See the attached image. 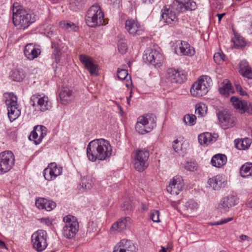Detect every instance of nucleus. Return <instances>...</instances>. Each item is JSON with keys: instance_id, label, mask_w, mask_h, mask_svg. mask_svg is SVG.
Listing matches in <instances>:
<instances>
[{"instance_id": "nucleus-1", "label": "nucleus", "mask_w": 252, "mask_h": 252, "mask_svg": "<svg viewBox=\"0 0 252 252\" xmlns=\"http://www.w3.org/2000/svg\"><path fill=\"white\" fill-rule=\"evenodd\" d=\"M112 148L109 142L104 139H95L91 141L87 148V155L91 161L97 159L104 160L112 155Z\"/></svg>"}, {"instance_id": "nucleus-2", "label": "nucleus", "mask_w": 252, "mask_h": 252, "mask_svg": "<svg viewBox=\"0 0 252 252\" xmlns=\"http://www.w3.org/2000/svg\"><path fill=\"white\" fill-rule=\"evenodd\" d=\"M13 22L20 29H25L34 22V15L30 9H24L17 3L13 6Z\"/></svg>"}, {"instance_id": "nucleus-3", "label": "nucleus", "mask_w": 252, "mask_h": 252, "mask_svg": "<svg viewBox=\"0 0 252 252\" xmlns=\"http://www.w3.org/2000/svg\"><path fill=\"white\" fill-rule=\"evenodd\" d=\"M85 22L90 27L94 28L104 24V14L98 5H93L85 16Z\"/></svg>"}, {"instance_id": "nucleus-4", "label": "nucleus", "mask_w": 252, "mask_h": 252, "mask_svg": "<svg viewBox=\"0 0 252 252\" xmlns=\"http://www.w3.org/2000/svg\"><path fill=\"white\" fill-rule=\"evenodd\" d=\"M156 126V117L153 114H147L138 118L135 129L139 133L144 134L150 132Z\"/></svg>"}, {"instance_id": "nucleus-5", "label": "nucleus", "mask_w": 252, "mask_h": 252, "mask_svg": "<svg viewBox=\"0 0 252 252\" xmlns=\"http://www.w3.org/2000/svg\"><path fill=\"white\" fill-rule=\"evenodd\" d=\"M63 221L65 225L63 229V234L67 239L74 237L79 230V224L76 217L67 215L63 217Z\"/></svg>"}, {"instance_id": "nucleus-6", "label": "nucleus", "mask_w": 252, "mask_h": 252, "mask_svg": "<svg viewBox=\"0 0 252 252\" xmlns=\"http://www.w3.org/2000/svg\"><path fill=\"white\" fill-rule=\"evenodd\" d=\"M149 151L145 149H138L135 151L132 161L134 168L139 172H142L148 166V160Z\"/></svg>"}, {"instance_id": "nucleus-7", "label": "nucleus", "mask_w": 252, "mask_h": 252, "mask_svg": "<svg viewBox=\"0 0 252 252\" xmlns=\"http://www.w3.org/2000/svg\"><path fill=\"white\" fill-rule=\"evenodd\" d=\"M5 103L7 106L8 116L10 122L16 120L21 114L17 104V97L13 93L5 94Z\"/></svg>"}, {"instance_id": "nucleus-8", "label": "nucleus", "mask_w": 252, "mask_h": 252, "mask_svg": "<svg viewBox=\"0 0 252 252\" xmlns=\"http://www.w3.org/2000/svg\"><path fill=\"white\" fill-rule=\"evenodd\" d=\"M47 233L42 229L34 232L31 236V243L33 249L37 252L43 251L47 247Z\"/></svg>"}, {"instance_id": "nucleus-9", "label": "nucleus", "mask_w": 252, "mask_h": 252, "mask_svg": "<svg viewBox=\"0 0 252 252\" xmlns=\"http://www.w3.org/2000/svg\"><path fill=\"white\" fill-rule=\"evenodd\" d=\"M30 104L35 107V109L41 112L49 110L52 107L51 102L48 96L38 93L33 94L31 97Z\"/></svg>"}, {"instance_id": "nucleus-10", "label": "nucleus", "mask_w": 252, "mask_h": 252, "mask_svg": "<svg viewBox=\"0 0 252 252\" xmlns=\"http://www.w3.org/2000/svg\"><path fill=\"white\" fill-rule=\"evenodd\" d=\"M206 76H202L192 85L190 91L192 95L200 97L207 93L209 85Z\"/></svg>"}, {"instance_id": "nucleus-11", "label": "nucleus", "mask_w": 252, "mask_h": 252, "mask_svg": "<svg viewBox=\"0 0 252 252\" xmlns=\"http://www.w3.org/2000/svg\"><path fill=\"white\" fill-rule=\"evenodd\" d=\"M15 158L10 151H6L0 154V173L9 171L14 165Z\"/></svg>"}, {"instance_id": "nucleus-12", "label": "nucleus", "mask_w": 252, "mask_h": 252, "mask_svg": "<svg viewBox=\"0 0 252 252\" xmlns=\"http://www.w3.org/2000/svg\"><path fill=\"white\" fill-rule=\"evenodd\" d=\"M144 61L147 63L158 66L162 62V55L155 50H148L145 51L143 56Z\"/></svg>"}, {"instance_id": "nucleus-13", "label": "nucleus", "mask_w": 252, "mask_h": 252, "mask_svg": "<svg viewBox=\"0 0 252 252\" xmlns=\"http://www.w3.org/2000/svg\"><path fill=\"white\" fill-rule=\"evenodd\" d=\"M125 29L132 36L142 35L144 32V27L137 19H127L125 22Z\"/></svg>"}, {"instance_id": "nucleus-14", "label": "nucleus", "mask_w": 252, "mask_h": 252, "mask_svg": "<svg viewBox=\"0 0 252 252\" xmlns=\"http://www.w3.org/2000/svg\"><path fill=\"white\" fill-rule=\"evenodd\" d=\"M238 199L236 196L230 195L221 199L218 205V209L221 213L228 211L229 209L238 203Z\"/></svg>"}, {"instance_id": "nucleus-15", "label": "nucleus", "mask_w": 252, "mask_h": 252, "mask_svg": "<svg viewBox=\"0 0 252 252\" xmlns=\"http://www.w3.org/2000/svg\"><path fill=\"white\" fill-rule=\"evenodd\" d=\"M62 167L58 166L55 162L50 163L43 172L45 180L51 181L62 174Z\"/></svg>"}, {"instance_id": "nucleus-16", "label": "nucleus", "mask_w": 252, "mask_h": 252, "mask_svg": "<svg viewBox=\"0 0 252 252\" xmlns=\"http://www.w3.org/2000/svg\"><path fill=\"white\" fill-rule=\"evenodd\" d=\"M47 134V128L43 126H36L31 132L29 139L33 141L35 145L41 143L43 137Z\"/></svg>"}, {"instance_id": "nucleus-17", "label": "nucleus", "mask_w": 252, "mask_h": 252, "mask_svg": "<svg viewBox=\"0 0 252 252\" xmlns=\"http://www.w3.org/2000/svg\"><path fill=\"white\" fill-rule=\"evenodd\" d=\"M175 10H176V6L174 5L168 8H165L162 10L161 17L164 22L170 24L178 21L177 14L179 12H176Z\"/></svg>"}, {"instance_id": "nucleus-18", "label": "nucleus", "mask_w": 252, "mask_h": 252, "mask_svg": "<svg viewBox=\"0 0 252 252\" xmlns=\"http://www.w3.org/2000/svg\"><path fill=\"white\" fill-rule=\"evenodd\" d=\"M233 107L238 110L239 113L243 114L247 112L250 114H252V104H249L248 105L247 102L235 96H232L230 99Z\"/></svg>"}, {"instance_id": "nucleus-19", "label": "nucleus", "mask_w": 252, "mask_h": 252, "mask_svg": "<svg viewBox=\"0 0 252 252\" xmlns=\"http://www.w3.org/2000/svg\"><path fill=\"white\" fill-rule=\"evenodd\" d=\"M184 187L183 180L181 176H175L167 187V191L171 194L177 195Z\"/></svg>"}, {"instance_id": "nucleus-20", "label": "nucleus", "mask_w": 252, "mask_h": 252, "mask_svg": "<svg viewBox=\"0 0 252 252\" xmlns=\"http://www.w3.org/2000/svg\"><path fill=\"white\" fill-rule=\"evenodd\" d=\"M166 78L171 82L176 83H182L187 79L183 72L172 68L167 69Z\"/></svg>"}, {"instance_id": "nucleus-21", "label": "nucleus", "mask_w": 252, "mask_h": 252, "mask_svg": "<svg viewBox=\"0 0 252 252\" xmlns=\"http://www.w3.org/2000/svg\"><path fill=\"white\" fill-rule=\"evenodd\" d=\"M174 5L176 11L183 12L186 10H193L196 8V4L193 0H175Z\"/></svg>"}, {"instance_id": "nucleus-22", "label": "nucleus", "mask_w": 252, "mask_h": 252, "mask_svg": "<svg viewBox=\"0 0 252 252\" xmlns=\"http://www.w3.org/2000/svg\"><path fill=\"white\" fill-rule=\"evenodd\" d=\"M134 244L128 240L123 239L114 247L113 252H135Z\"/></svg>"}, {"instance_id": "nucleus-23", "label": "nucleus", "mask_w": 252, "mask_h": 252, "mask_svg": "<svg viewBox=\"0 0 252 252\" xmlns=\"http://www.w3.org/2000/svg\"><path fill=\"white\" fill-rule=\"evenodd\" d=\"M79 60L85 65L91 75H97V65L94 63L92 58L89 56L81 55L79 56Z\"/></svg>"}, {"instance_id": "nucleus-24", "label": "nucleus", "mask_w": 252, "mask_h": 252, "mask_svg": "<svg viewBox=\"0 0 252 252\" xmlns=\"http://www.w3.org/2000/svg\"><path fill=\"white\" fill-rule=\"evenodd\" d=\"M217 115L219 122L224 129L233 126L234 122V118L232 117L227 112L225 111H221Z\"/></svg>"}, {"instance_id": "nucleus-25", "label": "nucleus", "mask_w": 252, "mask_h": 252, "mask_svg": "<svg viewBox=\"0 0 252 252\" xmlns=\"http://www.w3.org/2000/svg\"><path fill=\"white\" fill-rule=\"evenodd\" d=\"M25 56L30 60L36 58L40 54V50L36 48L32 43L28 44L24 49Z\"/></svg>"}, {"instance_id": "nucleus-26", "label": "nucleus", "mask_w": 252, "mask_h": 252, "mask_svg": "<svg viewBox=\"0 0 252 252\" xmlns=\"http://www.w3.org/2000/svg\"><path fill=\"white\" fill-rule=\"evenodd\" d=\"M35 205L39 209H45L47 211H50L55 208L56 204L53 201L48 200L44 198H39L35 200Z\"/></svg>"}, {"instance_id": "nucleus-27", "label": "nucleus", "mask_w": 252, "mask_h": 252, "mask_svg": "<svg viewBox=\"0 0 252 252\" xmlns=\"http://www.w3.org/2000/svg\"><path fill=\"white\" fill-rule=\"evenodd\" d=\"M130 222L131 220L129 217L122 218L112 225L111 229L114 231L121 232L125 230Z\"/></svg>"}, {"instance_id": "nucleus-28", "label": "nucleus", "mask_w": 252, "mask_h": 252, "mask_svg": "<svg viewBox=\"0 0 252 252\" xmlns=\"http://www.w3.org/2000/svg\"><path fill=\"white\" fill-rule=\"evenodd\" d=\"M239 72L244 77L252 79V69L246 61H242L240 63Z\"/></svg>"}, {"instance_id": "nucleus-29", "label": "nucleus", "mask_w": 252, "mask_h": 252, "mask_svg": "<svg viewBox=\"0 0 252 252\" xmlns=\"http://www.w3.org/2000/svg\"><path fill=\"white\" fill-rule=\"evenodd\" d=\"M217 135L216 134L212 135L209 132H205L198 136V141L201 145H208L216 141Z\"/></svg>"}, {"instance_id": "nucleus-30", "label": "nucleus", "mask_w": 252, "mask_h": 252, "mask_svg": "<svg viewBox=\"0 0 252 252\" xmlns=\"http://www.w3.org/2000/svg\"><path fill=\"white\" fill-rule=\"evenodd\" d=\"M227 158L225 155L218 154L214 155L211 160L212 166L220 168L226 164Z\"/></svg>"}, {"instance_id": "nucleus-31", "label": "nucleus", "mask_w": 252, "mask_h": 252, "mask_svg": "<svg viewBox=\"0 0 252 252\" xmlns=\"http://www.w3.org/2000/svg\"><path fill=\"white\" fill-rule=\"evenodd\" d=\"M224 182V179L220 175L210 178L208 181V183L210 187L214 190L220 189L222 187Z\"/></svg>"}, {"instance_id": "nucleus-32", "label": "nucleus", "mask_w": 252, "mask_h": 252, "mask_svg": "<svg viewBox=\"0 0 252 252\" xmlns=\"http://www.w3.org/2000/svg\"><path fill=\"white\" fill-rule=\"evenodd\" d=\"M239 172L243 178H252V162H248L242 165Z\"/></svg>"}, {"instance_id": "nucleus-33", "label": "nucleus", "mask_w": 252, "mask_h": 252, "mask_svg": "<svg viewBox=\"0 0 252 252\" xmlns=\"http://www.w3.org/2000/svg\"><path fill=\"white\" fill-rule=\"evenodd\" d=\"M179 49L180 53L183 55L191 56L195 53L193 48L186 41H181Z\"/></svg>"}, {"instance_id": "nucleus-34", "label": "nucleus", "mask_w": 252, "mask_h": 252, "mask_svg": "<svg viewBox=\"0 0 252 252\" xmlns=\"http://www.w3.org/2000/svg\"><path fill=\"white\" fill-rule=\"evenodd\" d=\"M60 97L62 103L66 104L71 100L72 91L68 88H63L60 93Z\"/></svg>"}, {"instance_id": "nucleus-35", "label": "nucleus", "mask_w": 252, "mask_h": 252, "mask_svg": "<svg viewBox=\"0 0 252 252\" xmlns=\"http://www.w3.org/2000/svg\"><path fill=\"white\" fill-rule=\"evenodd\" d=\"M25 74L22 70L19 69H13L9 73L10 78L16 82H21L25 78Z\"/></svg>"}, {"instance_id": "nucleus-36", "label": "nucleus", "mask_w": 252, "mask_h": 252, "mask_svg": "<svg viewBox=\"0 0 252 252\" xmlns=\"http://www.w3.org/2000/svg\"><path fill=\"white\" fill-rule=\"evenodd\" d=\"M235 141L236 148L240 150L248 149L251 144V139L248 138Z\"/></svg>"}, {"instance_id": "nucleus-37", "label": "nucleus", "mask_w": 252, "mask_h": 252, "mask_svg": "<svg viewBox=\"0 0 252 252\" xmlns=\"http://www.w3.org/2000/svg\"><path fill=\"white\" fill-rule=\"evenodd\" d=\"M93 181L90 176H86L82 178L80 185L85 189H90L93 187Z\"/></svg>"}, {"instance_id": "nucleus-38", "label": "nucleus", "mask_w": 252, "mask_h": 252, "mask_svg": "<svg viewBox=\"0 0 252 252\" xmlns=\"http://www.w3.org/2000/svg\"><path fill=\"white\" fill-rule=\"evenodd\" d=\"M198 204L193 199H190L186 203L185 210L188 212H192L197 210Z\"/></svg>"}, {"instance_id": "nucleus-39", "label": "nucleus", "mask_w": 252, "mask_h": 252, "mask_svg": "<svg viewBox=\"0 0 252 252\" xmlns=\"http://www.w3.org/2000/svg\"><path fill=\"white\" fill-rule=\"evenodd\" d=\"M135 202L130 200L126 201L121 206V208L126 213H130L134 207Z\"/></svg>"}, {"instance_id": "nucleus-40", "label": "nucleus", "mask_w": 252, "mask_h": 252, "mask_svg": "<svg viewBox=\"0 0 252 252\" xmlns=\"http://www.w3.org/2000/svg\"><path fill=\"white\" fill-rule=\"evenodd\" d=\"M60 25L61 28L68 32L75 31L77 28L74 23L64 21H61Z\"/></svg>"}, {"instance_id": "nucleus-41", "label": "nucleus", "mask_w": 252, "mask_h": 252, "mask_svg": "<svg viewBox=\"0 0 252 252\" xmlns=\"http://www.w3.org/2000/svg\"><path fill=\"white\" fill-rule=\"evenodd\" d=\"M52 48L53 49L52 58L54 59L55 62L57 63H60L61 52L58 46L54 43H52Z\"/></svg>"}, {"instance_id": "nucleus-42", "label": "nucleus", "mask_w": 252, "mask_h": 252, "mask_svg": "<svg viewBox=\"0 0 252 252\" xmlns=\"http://www.w3.org/2000/svg\"><path fill=\"white\" fill-rule=\"evenodd\" d=\"M84 0H70V8L73 11H77L82 8Z\"/></svg>"}, {"instance_id": "nucleus-43", "label": "nucleus", "mask_w": 252, "mask_h": 252, "mask_svg": "<svg viewBox=\"0 0 252 252\" xmlns=\"http://www.w3.org/2000/svg\"><path fill=\"white\" fill-rule=\"evenodd\" d=\"M231 84L227 82L222 87L220 88V94L225 96L228 95L230 94L233 93Z\"/></svg>"}, {"instance_id": "nucleus-44", "label": "nucleus", "mask_w": 252, "mask_h": 252, "mask_svg": "<svg viewBox=\"0 0 252 252\" xmlns=\"http://www.w3.org/2000/svg\"><path fill=\"white\" fill-rule=\"evenodd\" d=\"M207 107L205 104L200 103L196 105L195 113L202 117L207 113Z\"/></svg>"}, {"instance_id": "nucleus-45", "label": "nucleus", "mask_w": 252, "mask_h": 252, "mask_svg": "<svg viewBox=\"0 0 252 252\" xmlns=\"http://www.w3.org/2000/svg\"><path fill=\"white\" fill-rule=\"evenodd\" d=\"M183 120L186 125L193 126L195 123L196 116L192 114H187L184 116Z\"/></svg>"}, {"instance_id": "nucleus-46", "label": "nucleus", "mask_w": 252, "mask_h": 252, "mask_svg": "<svg viewBox=\"0 0 252 252\" xmlns=\"http://www.w3.org/2000/svg\"><path fill=\"white\" fill-rule=\"evenodd\" d=\"M233 42L234 46L237 48L244 47L246 45V42L242 36H238Z\"/></svg>"}, {"instance_id": "nucleus-47", "label": "nucleus", "mask_w": 252, "mask_h": 252, "mask_svg": "<svg viewBox=\"0 0 252 252\" xmlns=\"http://www.w3.org/2000/svg\"><path fill=\"white\" fill-rule=\"evenodd\" d=\"M225 56L223 54L216 53L214 55V61L218 64H221L225 60Z\"/></svg>"}, {"instance_id": "nucleus-48", "label": "nucleus", "mask_w": 252, "mask_h": 252, "mask_svg": "<svg viewBox=\"0 0 252 252\" xmlns=\"http://www.w3.org/2000/svg\"><path fill=\"white\" fill-rule=\"evenodd\" d=\"M128 75L127 70L125 69H118L117 76L120 80H125Z\"/></svg>"}, {"instance_id": "nucleus-49", "label": "nucleus", "mask_w": 252, "mask_h": 252, "mask_svg": "<svg viewBox=\"0 0 252 252\" xmlns=\"http://www.w3.org/2000/svg\"><path fill=\"white\" fill-rule=\"evenodd\" d=\"M150 218L155 222H159L160 221L159 216V212L158 210H153L150 212Z\"/></svg>"}, {"instance_id": "nucleus-50", "label": "nucleus", "mask_w": 252, "mask_h": 252, "mask_svg": "<svg viewBox=\"0 0 252 252\" xmlns=\"http://www.w3.org/2000/svg\"><path fill=\"white\" fill-rule=\"evenodd\" d=\"M118 48L119 52L122 54H125L127 49L126 44L122 41H119L118 43Z\"/></svg>"}, {"instance_id": "nucleus-51", "label": "nucleus", "mask_w": 252, "mask_h": 252, "mask_svg": "<svg viewBox=\"0 0 252 252\" xmlns=\"http://www.w3.org/2000/svg\"><path fill=\"white\" fill-rule=\"evenodd\" d=\"M233 220V218H228L226 219H222L220 221H215V222H211L208 223V224L211 226L213 225H221L226 223H227L228 222Z\"/></svg>"}, {"instance_id": "nucleus-52", "label": "nucleus", "mask_w": 252, "mask_h": 252, "mask_svg": "<svg viewBox=\"0 0 252 252\" xmlns=\"http://www.w3.org/2000/svg\"><path fill=\"white\" fill-rule=\"evenodd\" d=\"M185 168L187 170L194 171L197 169V164L194 162H187Z\"/></svg>"}, {"instance_id": "nucleus-53", "label": "nucleus", "mask_w": 252, "mask_h": 252, "mask_svg": "<svg viewBox=\"0 0 252 252\" xmlns=\"http://www.w3.org/2000/svg\"><path fill=\"white\" fill-rule=\"evenodd\" d=\"M172 147L173 149L176 152H178L181 150L180 144H179L178 139L174 141Z\"/></svg>"}, {"instance_id": "nucleus-54", "label": "nucleus", "mask_w": 252, "mask_h": 252, "mask_svg": "<svg viewBox=\"0 0 252 252\" xmlns=\"http://www.w3.org/2000/svg\"><path fill=\"white\" fill-rule=\"evenodd\" d=\"M239 238H240V242H242L244 241L250 242L251 240V238L249 236L246 235H244V234L240 235L239 237Z\"/></svg>"}, {"instance_id": "nucleus-55", "label": "nucleus", "mask_w": 252, "mask_h": 252, "mask_svg": "<svg viewBox=\"0 0 252 252\" xmlns=\"http://www.w3.org/2000/svg\"><path fill=\"white\" fill-rule=\"evenodd\" d=\"M110 1V4L113 6H119L121 0H109Z\"/></svg>"}, {"instance_id": "nucleus-56", "label": "nucleus", "mask_w": 252, "mask_h": 252, "mask_svg": "<svg viewBox=\"0 0 252 252\" xmlns=\"http://www.w3.org/2000/svg\"><path fill=\"white\" fill-rule=\"evenodd\" d=\"M141 209L143 211H146L148 210V207L146 204L142 203H141Z\"/></svg>"}, {"instance_id": "nucleus-57", "label": "nucleus", "mask_w": 252, "mask_h": 252, "mask_svg": "<svg viewBox=\"0 0 252 252\" xmlns=\"http://www.w3.org/2000/svg\"><path fill=\"white\" fill-rule=\"evenodd\" d=\"M0 249H7L5 243L3 241H2L1 240H0Z\"/></svg>"}, {"instance_id": "nucleus-58", "label": "nucleus", "mask_w": 252, "mask_h": 252, "mask_svg": "<svg viewBox=\"0 0 252 252\" xmlns=\"http://www.w3.org/2000/svg\"><path fill=\"white\" fill-rule=\"evenodd\" d=\"M142 1L146 4H152L154 1V0H142Z\"/></svg>"}, {"instance_id": "nucleus-59", "label": "nucleus", "mask_w": 252, "mask_h": 252, "mask_svg": "<svg viewBox=\"0 0 252 252\" xmlns=\"http://www.w3.org/2000/svg\"><path fill=\"white\" fill-rule=\"evenodd\" d=\"M217 15L218 17L219 22H220L222 18L225 15V13L217 14Z\"/></svg>"}, {"instance_id": "nucleus-60", "label": "nucleus", "mask_w": 252, "mask_h": 252, "mask_svg": "<svg viewBox=\"0 0 252 252\" xmlns=\"http://www.w3.org/2000/svg\"><path fill=\"white\" fill-rule=\"evenodd\" d=\"M235 88L237 92H239L240 91H242V88L241 87V85L239 84H235Z\"/></svg>"}, {"instance_id": "nucleus-61", "label": "nucleus", "mask_w": 252, "mask_h": 252, "mask_svg": "<svg viewBox=\"0 0 252 252\" xmlns=\"http://www.w3.org/2000/svg\"><path fill=\"white\" fill-rule=\"evenodd\" d=\"M239 93L241 95L244 96L247 94V93L242 89V91H240Z\"/></svg>"}, {"instance_id": "nucleus-62", "label": "nucleus", "mask_w": 252, "mask_h": 252, "mask_svg": "<svg viewBox=\"0 0 252 252\" xmlns=\"http://www.w3.org/2000/svg\"><path fill=\"white\" fill-rule=\"evenodd\" d=\"M118 108H119V114L121 116H122L123 115V113H124V112H123V110L122 109V108L120 105H118Z\"/></svg>"}, {"instance_id": "nucleus-63", "label": "nucleus", "mask_w": 252, "mask_h": 252, "mask_svg": "<svg viewBox=\"0 0 252 252\" xmlns=\"http://www.w3.org/2000/svg\"><path fill=\"white\" fill-rule=\"evenodd\" d=\"M132 92H130V95L128 96V97H127V103L128 104H130V97L132 96Z\"/></svg>"}, {"instance_id": "nucleus-64", "label": "nucleus", "mask_w": 252, "mask_h": 252, "mask_svg": "<svg viewBox=\"0 0 252 252\" xmlns=\"http://www.w3.org/2000/svg\"><path fill=\"white\" fill-rule=\"evenodd\" d=\"M180 202V201H178V203H176V202H172L171 203V205L172 206H173L174 207H176V206L177 205L178 203H179Z\"/></svg>"}]
</instances>
